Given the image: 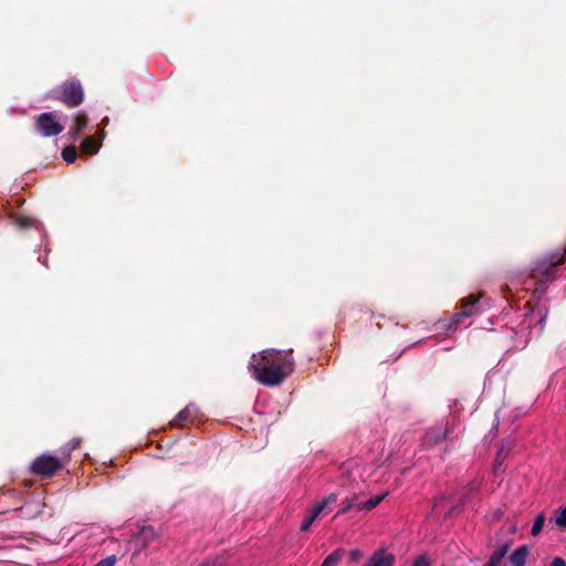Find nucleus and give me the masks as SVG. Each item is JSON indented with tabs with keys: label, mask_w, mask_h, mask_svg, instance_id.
I'll use <instances>...</instances> for the list:
<instances>
[{
	"label": "nucleus",
	"mask_w": 566,
	"mask_h": 566,
	"mask_svg": "<svg viewBox=\"0 0 566 566\" xmlns=\"http://www.w3.org/2000/svg\"><path fill=\"white\" fill-rule=\"evenodd\" d=\"M530 548L526 545L517 547L510 556L512 566H525Z\"/></svg>",
	"instance_id": "9"
},
{
	"label": "nucleus",
	"mask_w": 566,
	"mask_h": 566,
	"mask_svg": "<svg viewBox=\"0 0 566 566\" xmlns=\"http://www.w3.org/2000/svg\"><path fill=\"white\" fill-rule=\"evenodd\" d=\"M549 523H553L559 530H566V505L555 511V515L549 518Z\"/></svg>",
	"instance_id": "15"
},
{
	"label": "nucleus",
	"mask_w": 566,
	"mask_h": 566,
	"mask_svg": "<svg viewBox=\"0 0 566 566\" xmlns=\"http://www.w3.org/2000/svg\"><path fill=\"white\" fill-rule=\"evenodd\" d=\"M62 467L63 464L59 458L50 454H42L33 461L31 470L35 474L49 478L62 469Z\"/></svg>",
	"instance_id": "5"
},
{
	"label": "nucleus",
	"mask_w": 566,
	"mask_h": 566,
	"mask_svg": "<svg viewBox=\"0 0 566 566\" xmlns=\"http://www.w3.org/2000/svg\"><path fill=\"white\" fill-rule=\"evenodd\" d=\"M448 428H433L427 432L424 440L428 446L440 443L447 438Z\"/></svg>",
	"instance_id": "10"
},
{
	"label": "nucleus",
	"mask_w": 566,
	"mask_h": 566,
	"mask_svg": "<svg viewBox=\"0 0 566 566\" xmlns=\"http://www.w3.org/2000/svg\"><path fill=\"white\" fill-rule=\"evenodd\" d=\"M358 503L359 502H358V496L357 495H353L352 497L346 499L343 502V506L338 510L336 516L346 514L352 507H355V506L357 507Z\"/></svg>",
	"instance_id": "20"
},
{
	"label": "nucleus",
	"mask_w": 566,
	"mask_h": 566,
	"mask_svg": "<svg viewBox=\"0 0 566 566\" xmlns=\"http://www.w3.org/2000/svg\"><path fill=\"white\" fill-rule=\"evenodd\" d=\"M62 158L65 163L72 164L77 158V149L74 145L66 146L62 150Z\"/></svg>",
	"instance_id": "19"
},
{
	"label": "nucleus",
	"mask_w": 566,
	"mask_h": 566,
	"mask_svg": "<svg viewBox=\"0 0 566 566\" xmlns=\"http://www.w3.org/2000/svg\"><path fill=\"white\" fill-rule=\"evenodd\" d=\"M394 563L395 556L392 554L376 552L364 566H392Z\"/></svg>",
	"instance_id": "8"
},
{
	"label": "nucleus",
	"mask_w": 566,
	"mask_h": 566,
	"mask_svg": "<svg viewBox=\"0 0 566 566\" xmlns=\"http://www.w3.org/2000/svg\"><path fill=\"white\" fill-rule=\"evenodd\" d=\"M338 495L337 493L333 492L331 493L328 496H326L325 499L322 500V502H319L316 506L321 509V511L323 512L324 509L334 503L336 500H337Z\"/></svg>",
	"instance_id": "22"
},
{
	"label": "nucleus",
	"mask_w": 566,
	"mask_h": 566,
	"mask_svg": "<svg viewBox=\"0 0 566 566\" xmlns=\"http://www.w3.org/2000/svg\"><path fill=\"white\" fill-rule=\"evenodd\" d=\"M502 463H503V458L501 457V452H499V454L495 459L494 467H493V470L495 473H497L501 470Z\"/></svg>",
	"instance_id": "27"
},
{
	"label": "nucleus",
	"mask_w": 566,
	"mask_h": 566,
	"mask_svg": "<svg viewBox=\"0 0 566 566\" xmlns=\"http://www.w3.org/2000/svg\"><path fill=\"white\" fill-rule=\"evenodd\" d=\"M192 417V406H187L180 410L170 421V427H182L186 421Z\"/></svg>",
	"instance_id": "13"
},
{
	"label": "nucleus",
	"mask_w": 566,
	"mask_h": 566,
	"mask_svg": "<svg viewBox=\"0 0 566 566\" xmlns=\"http://www.w3.org/2000/svg\"><path fill=\"white\" fill-rule=\"evenodd\" d=\"M348 556H349L350 562L357 563L363 559L364 553L360 549H352L348 553Z\"/></svg>",
	"instance_id": "23"
},
{
	"label": "nucleus",
	"mask_w": 566,
	"mask_h": 566,
	"mask_svg": "<svg viewBox=\"0 0 566 566\" xmlns=\"http://www.w3.org/2000/svg\"><path fill=\"white\" fill-rule=\"evenodd\" d=\"M412 566H431V563L427 556L421 555L413 562Z\"/></svg>",
	"instance_id": "25"
},
{
	"label": "nucleus",
	"mask_w": 566,
	"mask_h": 566,
	"mask_svg": "<svg viewBox=\"0 0 566 566\" xmlns=\"http://www.w3.org/2000/svg\"><path fill=\"white\" fill-rule=\"evenodd\" d=\"M35 130L43 137L57 136L64 130V126L57 122L53 112L42 113L34 118Z\"/></svg>",
	"instance_id": "4"
},
{
	"label": "nucleus",
	"mask_w": 566,
	"mask_h": 566,
	"mask_svg": "<svg viewBox=\"0 0 566 566\" xmlns=\"http://www.w3.org/2000/svg\"><path fill=\"white\" fill-rule=\"evenodd\" d=\"M481 297V294L474 295L471 294L461 300V311L457 312L452 316L451 325H459L462 323L464 318H468L478 313V302Z\"/></svg>",
	"instance_id": "6"
},
{
	"label": "nucleus",
	"mask_w": 566,
	"mask_h": 566,
	"mask_svg": "<svg viewBox=\"0 0 566 566\" xmlns=\"http://www.w3.org/2000/svg\"><path fill=\"white\" fill-rule=\"evenodd\" d=\"M549 566H566V562L562 557H555Z\"/></svg>",
	"instance_id": "28"
},
{
	"label": "nucleus",
	"mask_w": 566,
	"mask_h": 566,
	"mask_svg": "<svg viewBox=\"0 0 566 566\" xmlns=\"http://www.w3.org/2000/svg\"><path fill=\"white\" fill-rule=\"evenodd\" d=\"M344 553L345 551L343 548H337L325 557L321 566H337Z\"/></svg>",
	"instance_id": "17"
},
{
	"label": "nucleus",
	"mask_w": 566,
	"mask_h": 566,
	"mask_svg": "<svg viewBox=\"0 0 566 566\" xmlns=\"http://www.w3.org/2000/svg\"><path fill=\"white\" fill-rule=\"evenodd\" d=\"M566 259V247L562 250H555L551 252L543 261H541L536 268L531 270L530 276L536 279L539 274V286L546 283L553 274V268L555 265L564 263Z\"/></svg>",
	"instance_id": "3"
},
{
	"label": "nucleus",
	"mask_w": 566,
	"mask_h": 566,
	"mask_svg": "<svg viewBox=\"0 0 566 566\" xmlns=\"http://www.w3.org/2000/svg\"><path fill=\"white\" fill-rule=\"evenodd\" d=\"M481 485H482V480L474 479V480L470 481L463 489L462 497L465 500L470 495L476 493L480 490Z\"/></svg>",
	"instance_id": "18"
},
{
	"label": "nucleus",
	"mask_w": 566,
	"mask_h": 566,
	"mask_svg": "<svg viewBox=\"0 0 566 566\" xmlns=\"http://www.w3.org/2000/svg\"><path fill=\"white\" fill-rule=\"evenodd\" d=\"M52 99L63 103L69 108H75L84 102V88L80 80L71 77L50 92Z\"/></svg>",
	"instance_id": "2"
},
{
	"label": "nucleus",
	"mask_w": 566,
	"mask_h": 566,
	"mask_svg": "<svg viewBox=\"0 0 566 566\" xmlns=\"http://www.w3.org/2000/svg\"><path fill=\"white\" fill-rule=\"evenodd\" d=\"M81 440L80 439H73L72 440V449H76L80 446Z\"/></svg>",
	"instance_id": "29"
},
{
	"label": "nucleus",
	"mask_w": 566,
	"mask_h": 566,
	"mask_svg": "<svg viewBox=\"0 0 566 566\" xmlns=\"http://www.w3.org/2000/svg\"><path fill=\"white\" fill-rule=\"evenodd\" d=\"M386 496H387V493L371 496L366 502H359L357 504V507L360 510L370 511V510L375 509L377 505H379L385 500Z\"/></svg>",
	"instance_id": "16"
},
{
	"label": "nucleus",
	"mask_w": 566,
	"mask_h": 566,
	"mask_svg": "<svg viewBox=\"0 0 566 566\" xmlns=\"http://www.w3.org/2000/svg\"><path fill=\"white\" fill-rule=\"evenodd\" d=\"M321 513H322L321 509L317 507L316 505L314 507H312L311 511L306 514V516L302 521L300 531L306 532Z\"/></svg>",
	"instance_id": "14"
},
{
	"label": "nucleus",
	"mask_w": 566,
	"mask_h": 566,
	"mask_svg": "<svg viewBox=\"0 0 566 566\" xmlns=\"http://www.w3.org/2000/svg\"><path fill=\"white\" fill-rule=\"evenodd\" d=\"M510 548H511V542L510 541L497 545L495 551L492 553V555L490 556L488 562H490L494 566H499L500 563L505 557V555L507 554V552L510 551Z\"/></svg>",
	"instance_id": "11"
},
{
	"label": "nucleus",
	"mask_w": 566,
	"mask_h": 566,
	"mask_svg": "<svg viewBox=\"0 0 566 566\" xmlns=\"http://www.w3.org/2000/svg\"><path fill=\"white\" fill-rule=\"evenodd\" d=\"M545 521H546V516L544 513H539L538 515H536L533 526H532V530H531V534L533 536H537L542 532Z\"/></svg>",
	"instance_id": "21"
},
{
	"label": "nucleus",
	"mask_w": 566,
	"mask_h": 566,
	"mask_svg": "<svg viewBox=\"0 0 566 566\" xmlns=\"http://www.w3.org/2000/svg\"><path fill=\"white\" fill-rule=\"evenodd\" d=\"M295 368L293 349L268 348L253 354L249 361V370L255 380L266 387L281 385Z\"/></svg>",
	"instance_id": "1"
},
{
	"label": "nucleus",
	"mask_w": 566,
	"mask_h": 566,
	"mask_svg": "<svg viewBox=\"0 0 566 566\" xmlns=\"http://www.w3.org/2000/svg\"><path fill=\"white\" fill-rule=\"evenodd\" d=\"M88 122L87 115L84 112H80L75 115L73 123L70 127L69 135L71 139L76 140L81 132L86 127Z\"/></svg>",
	"instance_id": "7"
},
{
	"label": "nucleus",
	"mask_w": 566,
	"mask_h": 566,
	"mask_svg": "<svg viewBox=\"0 0 566 566\" xmlns=\"http://www.w3.org/2000/svg\"><path fill=\"white\" fill-rule=\"evenodd\" d=\"M155 535V531L151 526L143 527L142 530V536L146 539L153 537Z\"/></svg>",
	"instance_id": "26"
},
{
	"label": "nucleus",
	"mask_w": 566,
	"mask_h": 566,
	"mask_svg": "<svg viewBox=\"0 0 566 566\" xmlns=\"http://www.w3.org/2000/svg\"><path fill=\"white\" fill-rule=\"evenodd\" d=\"M102 146V143L95 139L93 136H87L83 139L81 147L83 153L87 155L96 154Z\"/></svg>",
	"instance_id": "12"
},
{
	"label": "nucleus",
	"mask_w": 566,
	"mask_h": 566,
	"mask_svg": "<svg viewBox=\"0 0 566 566\" xmlns=\"http://www.w3.org/2000/svg\"><path fill=\"white\" fill-rule=\"evenodd\" d=\"M116 563V557L114 555L107 556L106 558L101 559L94 566H114Z\"/></svg>",
	"instance_id": "24"
}]
</instances>
